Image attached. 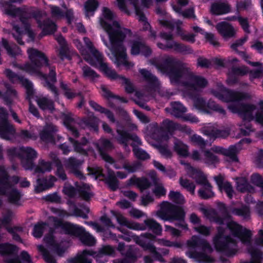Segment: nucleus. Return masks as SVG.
Listing matches in <instances>:
<instances>
[{
    "mask_svg": "<svg viewBox=\"0 0 263 263\" xmlns=\"http://www.w3.org/2000/svg\"><path fill=\"white\" fill-rule=\"evenodd\" d=\"M161 72L167 74L172 83L183 86L190 96L205 88L208 82L204 77L193 73L186 63L172 56L165 55L148 60Z\"/></svg>",
    "mask_w": 263,
    "mask_h": 263,
    "instance_id": "nucleus-1",
    "label": "nucleus"
},
{
    "mask_svg": "<svg viewBox=\"0 0 263 263\" xmlns=\"http://www.w3.org/2000/svg\"><path fill=\"white\" fill-rule=\"evenodd\" d=\"M115 15L108 8H103V16L100 18V24L107 33L110 44L103 37L105 45L110 50L115 58L114 63L117 67L123 65L127 68H130L134 64L127 60L126 49L123 45L125 39L130 36L132 32L129 29L122 27L114 20Z\"/></svg>",
    "mask_w": 263,
    "mask_h": 263,
    "instance_id": "nucleus-2",
    "label": "nucleus"
},
{
    "mask_svg": "<svg viewBox=\"0 0 263 263\" xmlns=\"http://www.w3.org/2000/svg\"><path fill=\"white\" fill-rule=\"evenodd\" d=\"M27 53L31 63L21 65L19 68L31 74L43 78L45 81L44 86L53 92L55 99L58 100L59 93L54 85L57 82L55 67L51 66L45 54L36 49L29 48Z\"/></svg>",
    "mask_w": 263,
    "mask_h": 263,
    "instance_id": "nucleus-3",
    "label": "nucleus"
},
{
    "mask_svg": "<svg viewBox=\"0 0 263 263\" xmlns=\"http://www.w3.org/2000/svg\"><path fill=\"white\" fill-rule=\"evenodd\" d=\"M217 89H211V93L219 100L224 102H234L229 106V108L233 113L237 114L242 119V123L239 124L241 134L246 135V126L247 118L246 95L244 92L236 91L226 88L220 82L217 83Z\"/></svg>",
    "mask_w": 263,
    "mask_h": 263,
    "instance_id": "nucleus-4",
    "label": "nucleus"
},
{
    "mask_svg": "<svg viewBox=\"0 0 263 263\" xmlns=\"http://www.w3.org/2000/svg\"><path fill=\"white\" fill-rule=\"evenodd\" d=\"M5 13L12 17H19L22 24V27L15 22H12L13 32L12 35L16 42L20 45H24L22 36L27 33L29 37L33 40L35 34L30 28L28 20L31 17H34V14L25 7L20 8L6 3L5 7Z\"/></svg>",
    "mask_w": 263,
    "mask_h": 263,
    "instance_id": "nucleus-5",
    "label": "nucleus"
},
{
    "mask_svg": "<svg viewBox=\"0 0 263 263\" xmlns=\"http://www.w3.org/2000/svg\"><path fill=\"white\" fill-rule=\"evenodd\" d=\"M119 9L126 13L127 15L130 14V11L128 9L131 6L132 8L135 10L136 15L139 22H141L143 26L144 30H148V37L155 41L156 39V31L153 30L149 23L146 21V18L145 16L143 9H141L139 6V1L141 5L144 7L147 8L151 4V0H117Z\"/></svg>",
    "mask_w": 263,
    "mask_h": 263,
    "instance_id": "nucleus-6",
    "label": "nucleus"
},
{
    "mask_svg": "<svg viewBox=\"0 0 263 263\" xmlns=\"http://www.w3.org/2000/svg\"><path fill=\"white\" fill-rule=\"evenodd\" d=\"M49 220L53 222L55 227H61L65 233L77 237H79L81 241L87 246H93L96 243L95 238L84 229L77 224L70 222H63L55 217H49Z\"/></svg>",
    "mask_w": 263,
    "mask_h": 263,
    "instance_id": "nucleus-7",
    "label": "nucleus"
},
{
    "mask_svg": "<svg viewBox=\"0 0 263 263\" xmlns=\"http://www.w3.org/2000/svg\"><path fill=\"white\" fill-rule=\"evenodd\" d=\"M156 215L164 221L177 220L178 222L176 223V226L186 228L184 222L185 212L180 206L163 201L161 203L160 209L157 212Z\"/></svg>",
    "mask_w": 263,
    "mask_h": 263,
    "instance_id": "nucleus-8",
    "label": "nucleus"
},
{
    "mask_svg": "<svg viewBox=\"0 0 263 263\" xmlns=\"http://www.w3.org/2000/svg\"><path fill=\"white\" fill-rule=\"evenodd\" d=\"M82 55H84V60L91 66L99 69L108 78L112 79L116 78L117 72L110 67L108 63L105 61L103 55L98 50L92 49L90 52V54H86L85 50L80 49Z\"/></svg>",
    "mask_w": 263,
    "mask_h": 263,
    "instance_id": "nucleus-9",
    "label": "nucleus"
},
{
    "mask_svg": "<svg viewBox=\"0 0 263 263\" xmlns=\"http://www.w3.org/2000/svg\"><path fill=\"white\" fill-rule=\"evenodd\" d=\"M117 133L118 136L116 138L118 142L122 144L126 149L128 147V141L129 140L133 141L131 145L135 156L139 159L145 160L150 158V155L144 150L138 147L142 145V142L139 138L135 134H132L124 130L117 129Z\"/></svg>",
    "mask_w": 263,
    "mask_h": 263,
    "instance_id": "nucleus-10",
    "label": "nucleus"
},
{
    "mask_svg": "<svg viewBox=\"0 0 263 263\" xmlns=\"http://www.w3.org/2000/svg\"><path fill=\"white\" fill-rule=\"evenodd\" d=\"M0 194L6 195L10 202L19 204L21 194L12 186L10 178L4 166H0Z\"/></svg>",
    "mask_w": 263,
    "mask_h": 263,
    "instance_id": "nucleus-11",
    "label": "nucleus"
},
{
    "mask_svg": "<svg viewBox=\"0 0 263 263\" xmlns=\"http://www.w3.org/2000/svg\"><path fill=\"white\" fill-rule=\"evenodd\" d=\"M252 232L248 230V252L250 254V260L248 263H261L262 252L259 246L263 247V230H260L254 239L251 240Z\"/></svg>",
    "mask_w": 263,
    "mask_h": 263,
    "instance_id": "nucleus-12",
    "label": "nucleus"
},
{
    "mask_svg": "<svg viewBox=\"0 0 263 263\" xmlns=\"http://www.w3.org/2000/svg\"><path fill=\"white\" fill-rule=\"evenodd\" d=\"M217 234L213 239V243L216 249L223 252H230L235 249L236 240L225 235V230L219 227Z\"/></svg>",
    "mask_w": 263,
    "mask_h": 263,
    "instance_id": "nucleus-13",
    "label": "nucleus"
},
{
    "mask_svg": "<svg viewBox=\"0 0 263 263\" xmlns=\"http://www.w3.org/2000/svg\"><path fill=\"white\" fill-rule=\"evenodd\" d=\"M15 133L14 126L8 120V113L0 107V137L4 139L10 140Z\"/></svg>",
    "mask_w": 263,
    "mask_h": 263,
    "instance_id": "nucleus-14",
    "label": "nucleus"
},
{
    "mask_svg": "<svg viewBox=\"0 0 263 263\" xmlns=\"http://www.w3.org/2000/svg\"><path fill=\"white\" fill-rule=\"evenodd\" d=\"M98 151L102 158L106 162L113 164L114 167L117 170L121 168V165L115 162L114 159L105 153L106 151L114 148L112 143L108 139L102 138L95 144Z\"/></svg>",
    "mask_w": 263,
    "mask_h": 263,
    "instance_id": "nucleus-15",
    "label": "nucleus"
},
{
    "mask_svg": "<svg viewBox=\"0 0 263 263\" xmlns=\"http://www.w3.org/2000/svg\"><path fill=\"white\" fill-rule=\"evenodd\" d=\"M155 237L154 235L151 233H145L141 235L140 236H136L134 238L135 241L136 243L138 244L144 249L149 250V251L153 254V257L161 262H164L165 260L162 258L160 253L157 251L156 247L145 241V239H148L153 240Z\"/></svg>",
    "mask_w": 263,
    "mask_h": 263,
    "instance_id": "nucleus-16",
    "label": "nucleus"
},
{
    "mask_svg": "<svg viewBox=\"0 0 263 263\" xmlns=\"http://www.w3.org/2000/svg\"><path fill=\"white\" fill-rule=\"evenodd\" d=\"M36 151L31 147H21V159L23 167L25 170H31L34 166L33 161L36 158Z\"/></svg>",
    "mask_w": 263,
    "mask_h": 263,
    "instance_id": "nucleus-17",
    "label": "nucleus"
},
{
    "mask_svg": "<svg viewBox=\"0 0 263 263\" xmlns=\"http://www.w3.org/2000/svg\"><path fill=\"white\" fill-rule=\"evenodd\" d=\"M231 128L230 126L218 128L217 126H209L202 129V133L211 139L226 138L230 135Z\"/></svg>",
    "mask_w": 263,
    "mask_h": 263,
    "instance_id": "nucleus-18",
    "label": "nucleus"
},
{
    "mask_svg": "<svg viewBox=\"0 0 263 263\" xmlns=\"http://www.w3.org/2000/svg\"><path fill=\"white\" fill-rule=\"evenodd\" d=\"M258 105L259 109L257 110L254 104L248 102V121L255 120L263 125V100H260Z\"/></svg>",
    "mask_w": 263,
    "mask_h": 263,
    "instance_id": "nucleus-19",
    "label": "nucleus"
},
{
    "mask_svg": "<svg viewBox=\"0 0 263 263\" xmlns=\"http://www.w3.org/2000/svg\"><path fill=\"white\" fill-rule=\"evenodd\" d=\"M57 132L58 127L55 125L51 123H47L40 132V138L46 143L55 144V137Z\"/></svg>",
    "mask_w": 263,
    "mask_h": 263,
    "instance_id": "nucleus-20",
    "label": "nucleus"
},
{
    "mask_svg": "<svg viewBox=\"0 0 263 263\" xmlns=\"http://www.w3.org/2000/svg\"><path fill=\"white\" fill-rule=\"evenodd\" d=\"M4 72L6 77L12 82L14 83L20 81L22 83L26 89V92L28 97H30L33 95V90L32 84L31 82L26 79L19 77L9 69H6Z\"/></svg>",
    "mask_w": 263,
    "mask_h": 263,
    "instance_id": "nucleus-21",
    "label": "nucleus"
},
{
    "mask_svg": "<svg viewBox=\"0 0 263 263\" xmlns=\"http://www.w3.org/2000/svg\"><path fill=\"white\" fill-rule=\"evenodd\" d=\"M88 255L92 256L98 263H106V258L92 250H84L77 256L75 263H91V260L88 258Z\"/></svg>",
    "mask_w": 263,
    "mask_h": 263,
    "instance_id": "nucleus-22",
    "label": "nucleus"
},
{
    "mask_svg": "<svg viewBox=\"0 0 263 263\" xmlns=\"http://www.w3.org/2000/svg\"><path fill=\"white\" fill-rule=\"evenodd\" d=\"M139 71L143 80L147 83L149 92H151L153 90H156L159 88V81L150 71L146 69H140Z\"/></svg>",
    "mask_w": 263,
    "mask_h": 263,
    "instance_id": "nucleus-23",
    "label": "nucleus"
},
{
    "mask_svg": "<svg viewBox=\"0 0 263 263\" xmlns=\"http://www.w3.org/2000/svg\"><path fill=\"white\" fill-rule=\"evenodd\" d=\"M186 243L190 249L201 248L203 251L208 253H211L213 251L212 247L206 240L201 239L196 236H192L187 241Z\"/></svg>",
    "mask_w": 263,
    "mask_h": 263,
    "instance_id": "nucleus-24",
    "label": "nucleus"
},
{
    "mask_svg": "<svg viewBox=\"0 0 263 263\" xmlns=\"http://www.w3.org/2000/svg\"><path fill=\"white\" fill-rule=\"evenodd\" d=\"M130 53L134 55L141 54L145 57H148L151 55L152 50L143 42L134 41L131 46Z\"/></svg>",
    "mask_w": 263,
    "mask_h": 263,
    "instance_id": "nucleus-25",
    "label": "nucleus"
},
{
    "mask_svg": "<svg viewBox=\"0 0 263 263\" xmlns=\"http://www.w3.org/2000/svg\"><path fill=\"white\" fill-rule=\"evenodd\" d=\"M214 178L220 192H224L230 199H232L235 194V191L231 183L224 181L223 176L221 175L215 176Z\"/></svg>",
    "mask_w": 263,
    "mask_h": 263,
    "instance_id": "nucleus-26",
    "label": "nucleus"
},
{
    "mask_svg": "<svg viewBox=\"0 0 263 263\" xmlns=\"http://www.w3.org/2000/svg\"><path fill=\"white\" fill-rule=\"evenodd\" d=\"M227 227L232 233L233 235L237 237L243 243L247 241V231L245 229L234 221H230L228 223Z\"/></svg>",
    "mask_w": 263,
    "mask_h": 263,
    "instance_id": "nucleus-27",
    "label": "nucleus"
},
{
    "mask_svg": "<svg viewBox=\"0 0 263 263\" xmlns=\"http://www.w3.org/2000/svg\"><path fill=\"white\" fill-rule=\"evenodd\" d=\"M216 28L218 32L225 39H229L235 36L236 30L230 24L223 22L218 23Z\"/></svg>",
    "mask_w": 263,
    "mask_h": 263,
    "instance_id": "nucleus-28",
    "label": "nucleus"
},
{
    "mask_svg": "<svg viewBox=\"0 0 263 263\" xmlns=\"http://www.w3.org/2000/svg\"><path fill=\"white\" fill-rule=\"evenodd\" d=\"M112 213L113 215L116 217L118 222L121 224L127 227V228L136 230H145V228L141 226L140 224L131 222L124 217L122 214L112 211Z\"/></svg>",
    "mask_w": 263,
    "mask_h": 263,
    "instance_id": "nucleus-29",
    "label": "nucleus"
},
{
    "mask_svg": "<svg viewBox=\"0 0 263 263\" xmlns=\"http://www.w3.org/2000/svg\"><path fill=\"white\" fill-rule=\"evenodd\" d=\"M57 181V178L53 176L37 180V185L35 188L36 193H40L44 190L52 187L54 183Z\"/></svg>",
    "mask_w": 263,
    "mask_h": 263,
    "instance_id": "nucleus-30",
    "label": "nucleus"
},
{
    "mask_svg": "<svg viewBox=\"0 0 263 263\" xmlns=\"http://www.w3.org/2000/svg\"><path fill=\"white\" fill-rule=\"evenodd\" d=\"M210 11L215 15H222L231 11V7L227 2H217L211 5Z\"/></svg>",
    "mask_w": 263,
    "mask_h": 263,
    "instance_id": "nucleus-31",
    "label": "nucleus"
},
{
    "mask_svg": "<svg viewBox=\"0 0 263 263\" xmlns=\"http://www.w3.org/2000/svg\"><path fill=\"white\" fill-rule=\"evenodd\" d=\"M165 110L176 118H182L187 109L179 102H172L171 103V107L166 108Z\"/></svg>",
    "mask_w": 263,
    "mask_h": 263,
    "instance_id": "nucleus-32",
    "label": "nucleus"
},
{
    "mask_svg": "<svg viewBox=\"0 0 263 263\" xmlns=\"http://www.w3.org/2000/svg\"><path fill=\"white\" fill-rule=\"evenodd\" d=\"M246 42V37L244 36L241 39L236 40L230 46L232 50L241 57L245 61H247L246 48L244 46Z\"/></svg>",
    "mask_w": 263,
    "mask_h": 263,
    "instance_id": "nucleus-33",
    "label": "nucleus"
},
{
    "mask_svg": "<svg viewBox=\"0 0 263 263\" xmlns=\"http://www.w3.org/2000/svg\"><path fill=\"white\" fill-rule=\"evenodd\" d=\"M248 64H249L252 68L248 67V71H249V78L251 81L260 77L263 71L261 64L258 62H252L248 61Z\"/></svg>",
    "mask_w": 263,
    "mask_h": 263,
    "instance_id": "nucleus-34",
    "label": "nucleus"
},
{
    "mask_svg": "<svg viewBox=\"0 0 263 263\" xmlns=\"http://www.w3.org/2000/svg\"><path fill=\"white\" fill-rule=\"evenodd\" d=\"M186 254L191 258L194 259L196 261L199 262H203L206 263H211L212 262L211 257L204 253H199L195 251L191 250L186 252Z\"/></svg>",
    "mask_w": 263,
    "mask_h": 263,
    "instance_id": "nucleus-35",
    "label": "nucleus"
},
{
    "mask_svg": "<svg viewBox=\"0 0 263 263\" xmlns=\"http://www.w3.org/2000/svg\"><path fill=\"white\" fill-rule=\"evenodd\" d=\"M205 109L207 111H205V114H210L212 111H216L223 116H224L226 114V110L219 104H217L214 101L211 99L208 101L206 100Z\"/></svg>",
    "mask_w": 263,
    "mask_h": 263,
    "instance_id": "nucleus-36",
    "label": "nucleus"
},
{
    "mask_svg": "<svg viewBox=\"0 0 263 263\" xmlns=\"http://www.w3.org/2000/svg\"><path fill=\"white\" fill-rule=\"evenodd\" d=\"M105 182L110 189L113 191L119 188V182L116 176V173L110 169L107 170V176L105 179Z\"/></svg>",
    "mask_w": 263,
    "mask_h": 263,
    "instance_id": "nucleus-37",
    "label": "nucleus"
},
{
    "mask_svg": "<svg viewBox=\"0 0 263 263\" xmlns=\"http://www.w3.org/2000/svg\"><path fill=\"white\" fill-rule=\"evenodd\" d=\"M144 226H141L149 229L155 234L160 235L161 234L162 229L161 225L158 223L156 220L152 218H148L144 221Z\"/></svg>",
    "mask_w": 263,
    "mask_h": 263,
    "instance_id": "nucleus-38",
    "label": "nucleus"
},
{
    "mask_svg": "<svg viewBox=\"0 0 263 263\" xmlns=\"http://www.w3.org/2000/svg\"><path fill=\"white\" fill-rule=\"evenodd\" d=\"M238 152L237 147L232 145L228 149L224 148L222 155L225 157L224 160L229 162H234L238 161L237 153Z\"/></svg>",
    "mask_w": 263,
    "mask_h": 263,
    "instance_id": "nucleus-39",
    "label": "nucleus"
},
{
    "mask_svg": "<svg viewBox=\"0 0 263 263\" xmlns=\"http://www.w3.org/2000/svg\"><path fill=\"white\" fill-rule=\"evenodd\" d=\"M62 117L64 120V123L69 128L72 135L76 138L78 137L79 136V132L77 129L73 126L74 118H73L72 114L71 113H64L62 115Z\"/></svg>",
    "mask_w": 263,
    "mask_h": 263,
    "instance_id": "nucleus-40",
    "label": "nucleus"
},
{
    "mask_svg": "<svg viewBox=\"0 0 263 263\" xmlns=\"http://www.w3.org/2000/svg\"><path fill=\"white\" fill-rule=\"evenodd\" d=\"M174 149L180 156L186 157L189 155L188 146L176 138L174 139Z\"/></svg>",
    "mask_w": 263,
    "mask_h": 263,
    "instance_id": "nucleus-41",
    "label": "nucleus"
},
{
    "mask_svg": "<svg viewBox=\"0 0 263 263\" xmlns=\"http://www.w3.org/2000/svg\"><path fill=\"white\" fill-rule=\"evenodd\" d=\"M2 43L9 55L14 57L21 53L20 48L15 44H9L5 39H2Z\"/></svg>",
    "mask_w": 263,
    "mask_h": 263,
    "instance_id": "nucleus-42",
    "label": "nucleus"
},
{
    "mask_svg": "<svg viewBox=\"0 0 263 263\" xmlns=\"http://www.w3.org/2000/svg\"><path fill=\"white\" fill-rule=\"evenodd\" d=\"M173 9L175 12L179 14L180 15L182 16L184 18H195L196 16L194 14V11L193 8H190L187 9L182 11L181 7L176 4H172Z\"/></svg>",
    "mask_w": 263,
    "mask_h": 263,
    "instance_id": "nucleus-43",
    "label": "nucleus"
},
{
    "mask_svg": "<svg viewBox=\"0 0 263 263\" xmlns=\"http://www.w3.org/2000/svg\"><path fill=\"white\" fill-rule=\"evenodd\" d=\"M172 49H173L177 52L184 54H192L193 52V50L190 46L179 43L175 41H172Z\"/></svg>",
    "mask_w": 263,
    "mask_h": 263,
    "instance_id": "nucleus-44",
    "label": "nucleus"
},
{
    "mask_svg": "<svg viewBox=\"0 0 263 263\" xmlns=\"http://www.w3.org/2000/svg\"><path fill=\"white\" fill-rule=\"evenodd\" d=\"M82 70L83 77L90 81L95 82L100 77L99 74L87 65L83 66Z\"/></svg>",
    "mask_w": 263,
    "mask_h": 263,
    "instance_id": "nucleus-45",
    "label": "nucleus"
},
{
    "mask_svg": "<svg viewBox=\"0 0 263 263\" xmlns=\"http://www.w3.org/2000/svg\"><path fill=\"white\" fill-rule=\"evenodd\" d=\"M199 196L203 199H208L213 197L215 194L212 191V186L210 183L203 185L198 192Z\"/></svg>",
    "mask_w": 263,
    "mask_h": 263,
    "instance_id": "nucleus-46",
    "label": "nucleus"
},
{
    "mask_svg": "<svg viewBox=\"0 0 263 263\" xmlns=\"http://www.w3.org/2000/svg\"><path fill=\"white\" fill-rule=\"evenodd\" d=\"M37 103L41 109L52 111L54 110L53 102L45 97L39 98L36 100Z\"/></svg>",
    "mask_w": 263,
    "mask_h": 263,
    "instance_id": "nucleus-47",
    "label": "nucleus"
},
{
    "mask_svg": "<svg viewBox=\"0 0 263 263\" xmlns=\"http://www.w3.org/2000/svg\"><path fill=\"white\" fill-rule=\"evenodd\" d=\"M44 241L49 246L51 247L52 249L56 251L59 255H61L62 253L64 252V250H60L58 243L53 238L52 230H50L49 234L45 237Z\"/></svg>",
    "mask_w": 263,
    "mask_h": 263,
    "instance_id": "nucleus-48",
    "label": "nucleus"
},
{
    "mask_svg": "<svg viewBox=\"0 0 263 263\" xmlns=\"http://www.w3.org/2000/svg\"><path fill=\"white\" fill-rule=\"evenodd\" d=\"M203 161L208 165H215V164L219 163V159L216 155L208 149L204 151Z\"/></svg>",
    "mask_w": 263,
    "mask_h": 263,
    "instance_id": "nucleus-49",
    "label": "nucleus"
},
{
    "mask_svg": "<svg viewBox=\"0 0 263 263\" xmlns=\"http://www.w3.org/2000/svg\"><path fill=\"white\" fill-rule=\"evenodd\" d=\"M123 255L130 261V263H133L137 259V249L131 246H127Z\"/></svg>",
    "mask_w": 263,
    "mask_h": 263,
    "instance_id": "nucleus-50",
    "label": "nucleus"
},
{
    "mask_svg": "<svg viewBox=\"0 0 263 263\" xmlns=\"http://www.w3.org/2000/svg\"><path fill=\"white\" fill-rule=\"evenodd\" d=\"M110 79L118 80L121 84L124 85L125 91L127 93H132L134 91V86L128 79L117 73L116 78Z\"/></svg>",
    "mask_w": 263,
    "mask_h": 263,
    "instance_id": "nucleus-51",
    "label": "nucleus"
},
{
    "mask_svg": "<svg viewBox=\"0 0 263 263\" xmlns=\"http://www.w3.org/2000/svg\"><path fill=\"white\" fill-rule=\"evenodd\" d=\"M141 163L139 161H136L133 163H129L128 161H124L122 168L125 170L128 173H132L136 172L141 168Z\"/></svg>",
    "mask_w": 263,
    "mask_h": 263,
    "instance_id": "nucleus-52",
    "label": "nucleus"
},
{
    "mask_svg": "<svg viewBox=\"0 0 263 263\" xmlns=\"http://www.w3.org/2000/svg\"><path fill=\"white\" fill-rule=\"evenodd\" d=\"M64 162L65 167L69 169L71 172L79 168V167L82 164L83 161L71 157L68 159H65Z\"/></svg>",
    "mask_w": 263,
    "mask_h": 263,
    "instance_id": "nucleus-53",
    "label": "nucleus"
},
{
    "mask_svg": "<svg viewBox=\"0 0 263 263\" xmlns=\"http://www.w3.org/2000/svg\"><path fill=\"white\" fill-rule=\"evenodd\" d=\"M51 163L44 160H39L37 165L35 168V172L38 173H44L51 170Z\"/></svg>",
    "mask_w": 263,
    "mask_h": 263,
    "instance_id": "nucleus-54",
    "label": "nucleus"
},
{
    "mask_svg": "<svg viewBox=\"0 0 263 263\" xmlns=\"http://www.w3.org/2000/svg\"><path fill=\"white\" fill-rule=\"evenodd\" d=\"M161 130H162V128L157 123H153L148 126V135L153 139H157L161 135Z\"/></svg>",
    "mask_w": 263,
    "mask_h": 263,
    "instance_id": "nucleus-55",
    "label": "nucleus"
},
{
    "mask_svg": "<svg viewBox=\"0 0 263 263\" xmlns=\"http://www.w3.org/2000/svg\"><path fill=\"white\" fill-rule=\"evenodd\" d=\"M98 119L93 116L83 118L79 124L83 128L91 127L95 129L97 126V121Z\"/></svg>",
    "mask_w": 263,
    "mask_h": 263,
    "instance_id": "nucleus-56",
    "label": "nucleus"
},
{
    "mask_svg": "<svg viewBox=\"0 0 263 263\" xmlns=\"http://www.w3.org/2000/svg\"><path fill=\"white\" fill-rule=\"evenodd\" d=\"M99 6L96 0H88L85 4V13L87 17L92 15Z\"/></svg>",
    "mask_w": 263,
    "mask_h": 263,
    "instance_id": "nucleus-57",
    "label": "nucleus"
},
{
    "mask_svg": "<svg viewBox=\"0 0 263 263\" xmlns=\"http://www.w3.org/2000/svg\"><path fill=\"white\" fill-rule=\"evenodd\" d=\"M17 136L24 141L35 140L37 136L35 133L26 129H22L17 133Z\"/></svg>",
    "mask_w": 263,
    "mask_h": 263,
    "instance_id": "nucleus-58",
    "label": "nucleus"
},
{
    "mask_svg": "<svg viewBox=\"0 0 263 263\" xmlns=\"http://www.w3.org/2000/svg\"><path fill=\"white\" fill-rule=\"evenodd\" d=\"M56 29L57 26L55 23L48 19L44 22L42 33L44 35L51 34L54 32Z\"/></svg>",
    "mask_w": 263,
    "mask_h": 263,
    "instance_id": "nucleus-59",
    "label": "nucleus"
},
{
    "mask_svg": "<svg viewBox=\"0 0 263 263\" xmlns=\"http://www.w3.org/2000/svg\"><path fill=\"white\" fill-rule=\"evenodd\" d=\"M179 183L181 186L190 192L192 195L195 194V185L193 182L181 177L180 178Z\"/></svg>",
    "mask_w": 263,
    "mask_h": 263,
    "instance_id": "nucleus-60",
    "label": "nucleus"
},
{
    "mask_svg": "<svg viewBox=\"0 0 263 263\" xmlns=\"http://www.w3.org/2000/svg\"><path fill=\"white\" fill-rule=\"evenodd\" d=\"M161 128L162 130L172 132L179 128V125L168 119L164 120L161 124Z\"/></svg>",
    "mask_w": 263,
    "mask_h": 263,
    "instance_id": "nucleus-61",
    "label": "nucleus"
},
{
    "mask_svg": "<svg viewBox=\"0 0 263 263\" xmlns=\"http://www.w3.org/2000/svg\"><path fill=\"white\" fill-rule=\"evenodd\" d=\"M176 25L177 33L180 36L181 39L182 40L187 41L192 43L195 42V35L190 33H185L183 30L178 25V24H177Z\"/></svg>",
    "mask_w": 263,
    "mask_h": 263,
    "instance_id": "nucleus-62",
    "label": "nucleus"
},
{
    "mask_svg": "<svg viewBox=\"0 0 263 263\" xmlns=\"http://www.w3.org/2000/svg\"><path fill=\"white\" fill-rule=\"evenodd\" d=\"M206 100L204 98L200 97L195 98L194 99V106L199 111L204 113L207 111L205 109Z\"/></svg>",
    "mask_w": 263,
    "mask_h": 263,
    "instance_id": "nucleus-63",
    "label": "nucleus"
},
{
    "mask_svg": "<svg viewBox=\"0 0 263 263\" xmlns=\"http://www.w3.org/2000/svg\"><path fill=\"white\" fill-rule=\"evenodd\" d=\"M37 248L38 251L42 254L46 262L47 263H56L54 258L49 254L47 250L42 245H39Z\"/></svg>",
    "mask_w": 263,
    "mask_h": 263,
    "instance_id": "nucleus-64",
    "label": "nucleus"
}]
</instances>
